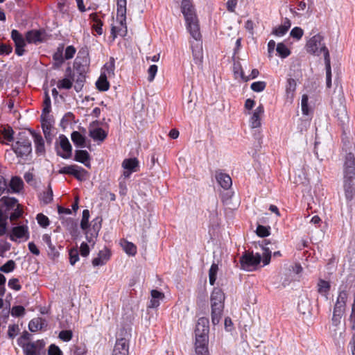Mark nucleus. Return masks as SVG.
I'll return each mask as SVG.
<instances>
[{"label":"nucleus","mask_w":355,"mask_h":355,"mask_svg":"<svg viewBox=\"0 0 355 355\" xmlns=\"http://www.w3.org/2000/svg\"><path fill=\"white\" fill-rule=\"evenodd\" d=\"M24 187V182L21 178L14 176L11 178L9 183H8L7 192L8 193H19Z\"/></svg>","instance_id":"13"},{"label":"nucleus","mask_w":355,"mask_h":355,"mask_svg":"<svg viewBox=\"0 0 355 355\" xmlns=\"http://www.w3.org/2000/svg\"><path fill=\"white\" fill-rule=\"evenodd\" d=\"M336 116L342 123H345L347 120V113L345 105H340L339 107L336 110Z\"/></svg>","instance_id":"33"},{"label":"nucleus","mask_w":355,"mask_h":355,"mask_svg":"<svg viewBox=\"0 0 355 355\" xmlns=\"http://www.w3.org/2000/svg\"><path fill=\"white\" fill-rule=\"evenodd\" d=\"M181 10L186 21L187 30L195 40V42H191L193 61L201 68L203 59L202 35L200 31L199 21L191 0H182Z\"/></svg>","instance_id":"1"},{"label":"nucleus","mask_w":355,"mask_h":355,"mask_svg":"<svg viewBox=\"0 0 355 355\" xmlns=\"http://www.w3.org/2000/svg\"><path fill=\"white\" fill-rule=\"evenodd\" d=\"M79 259L78 252L76 249H72L69 252V261L71 265H74Z\"/></svg>","instance_id":"56"},{"label":"nucleus","mask_w":355,"mask_h":355,"mask_svg":"<svg viewBox=\"0 0 355 355\" xmlns=\"http://www.w3.org/2000/svg\"><path fill=\"white\" fill-rule=\"evenodd\" d=\"M303 35L304 31L300 27L293 28L290 33V35L297 40H300Z\"/></svg>","instance_id":"48"},{"label":"nucleus","mask_w":355,"mask_h":355,"mask_svg":"<svg viewBox=\"0 0 355 355\" xmlns=\"http://www.w3.org/2000/svg\"><path fill=\"white\" fill-rule=\"evenodd\" d=\"M9 239L14 242H21L29 239V231L27 225H17L12 228Z\"/></svg>","instance_id":"8"},{"label":"nucleus","mask_w":355,"mask_h":355,"mask_svg":"<svg viewBox=\"0 0 355 355\" xmlns=\"http://www.w3.org/2000/svg\"><path fill=\"white\" fill-rule=\"evenodd\" d=\"M59 173L71 175L80 181L85 180L87 176V171L77 165L64 166L59 170Z\"/></svg>","instance_id":"9"},{"label":"nucleus","mask_w":355,"mask_h":355,"mask_svg":"<svg viewBox=\"0 0 355 355\" xmlns=\"http://www.w3.org/2000/svg\"><path fill=\"white\" fill-rule=\"evenodd\" d=\"M311 307V302L306 297L302 298L297 305V309L299 312L302 314H305L307 312H309Z\"/></svg>","instance_id":"31"},{"label":"nucleus","mask_w":355,"mask_h":355,"mask_svg":"<svg viewBox=\"0 0 355 355\" xmlns=\"http://www.w3.org/2000/svg\"><path fill=\"white\" fill-rule=\"evenodd\" d=\"M76 52V49L73 46H68L64 52V59L69 60L71 59Z\"/></svg>","instance_id":"55"},{"label":"nucleus","mask_w":355,"mask_h":355,"mask_svg":"<svg viewBox=\"0 0 355 355\" xmlns=\"http://www.w3.org/2000/svg\"><path fill=\"white\" fill-rule=\"evenodd\" d=\"M12 149L17 157H26L32 151L31 141L28 139L21 138L12 146Z\"/></svg>","instance_id":"7"},{"label":"nucleus","mask_w":355,"mask_h":355,"mask_svg":"<svg viewBox=\"0 0 355 355\" xmlns=\"http://www.w3.org/2000/svg\"><path fill=\"white\" fill-rule=\"evenodd\" d=\"M196 353L197 355H209L208 350L209 326L205 318H200L196 329Z\"/></svg>","instance_id":"3"},{"label":"nucleus","mask_w":355,"mask_h":355,"mask_svg":"<svg viewBox=\"0 0 355 355\" xmlns=\"http://www.w3.org/2000/svg\"><path fill=\"white\" fill-rule=\"evenodd\" d=\"M151 300L150 301L149 308H157L159 305V300L164 297L163 293L157 290H152L150 292Z\"/></svg>","instance_id":"25"},{"label":"nucleus","mask_w":355,"mask_h":355,"mask_svg":"<svg viewBox=\"0 0 355 355\" xmlns=\"http://www.w3.org/2000/svg\"><path fill=\"white\" fill-rule=\"evenodd\" d=\"M308 101H309L308 96L306 94L303 95L302 97L301 105H302V111L304 115H308L309 113V107H308Z\"/></svg>","instance_id":"52"},{"label":"nucleus","mask_w":355,"mask_h":355,"mask_svg":"<svg viewBox=\"0 0 355 355\" xmlns=\"http://www.w3.org/2000/svg\"><path fill=\"white\" fill-rule=\"evenodd\" d=\"M86 347L85 345H77L73 350L74 355H85L86 353Z\"/></svg>","instance_id":"63"},{"label":"nucleus","mask_w":355,"mask_h":355,"mask_svg":"<svg viewBox=\"0 0 355 355\" xmlns=\"http://www.w3.org/2000/svg\"><path fill=\"white\" fill-rule=\"evenodd\" d=\"M218 270V264L213 263L209 270V281L211 285H214L216 282Z\"/></svg>","instance_id":"37"},{"label":"nucleus","mask_w":355,"mask_h":355,"mask_svg":"<svg viewBox=\"0 0 355 355\" xmlns=\"http://www.w3.org/2000/svg\"><path fill=\"white\" fill-rule=\"evenodd\" d=\"M121 245L123 250L128 255L135 256L137 254V246L134 243L127 241H122Z\"/></svg>","instance_id":"27"},{"label":"nucleus","mask_w":355,"mask_h":355,"mask_svg":"<svg viewBox=\"0 0 355 355\" xmlns=\"http://www.w3.org/2000/svg\"><path fill=\"white\" fill-rule=\"evenodd\" d=\"M45 346V342L43 340H37L35 342H29L22 345L24 355H41L42 350Z\"/></svg>","instance_id":"10"},{"label":"nucleus","mask_w":355,"mask_h":355,"mask_svg":"<svg viewBox=\"0 0 355 355\" xmlns=\"http://www.w3.org/2000/svg\"><path fill=\"white\" fill-rule=\"evenodd\" d=\"M349 320L351 325V328L352 329H355V307H352V313L349 316Z\"/></svg>","instance_id":"64"},{"label":"nucleus","mask_w":355,"mask_h":355,"mask_svg":"<svg viewBox=\"0 0 355 355\" xmlns=\"http://www.w3.org/2000/svg\"><path fill=\"white\" fill-rule=\"evenodd\" d=\"M19 327L17 324L9 325L8 335L10 338H13L19 331Z\"/></svg>","instance_id":"58"},{"label":"nucleus","mask_w":355,"mask_h":355,"mask_svg":"<svg viewBox=\"0 0 355 355\" xmlns=\"http://www.w3.org/2000/svg\"><path fill=\"white\" fill-rule=\"evenodd\" d=\"M261 257L259 254L245 252L240 258L241 268L246 271H252L260 263Z\"/></svg>","instance_id":"6"},{"label":"nucleus","mask_w":355,"mask_h":355,"mask_svg":"<svg viewBox=\"0 0 355 355\" xmlns=\"http://www.w3.org/2000/svg\"><path fill=\"white\" fill-rule=\"evenodd\" d=\"M264 112L263 106L259 105L253 112L250 118V126L252 128H257L261 125V117Z\"/></svg>","instance_id":"15"},{"label":"nucleus","mask_w":355,"mask_h":355,"mask_svg":"<svg viewBox=\"0 0 355 355\" xmlns=\"http://www.w3.org/2000/svg\"><path fill=\"white\" fill-rule=\"evenodd\" d=\"M15 268V263L13 260H9L0 267V271L3 272H12Z\"/></svg>","instance_id":"43"},{"label":"nucleus","mask_w":355,"mask_h":355,"mask_svg":"<svg viewBox=\"0 0 355 355\" xmlns=\"http://www.w3.org/2000/svg\"><path fill=\"white\" fill-rule=\"evenodd\" d=\"M36 218L39 225L43 227H46L49 225L48 217L43 214H38Z\"/></svg>","instance_id":"50"},{"label":"nucleus","mask_w":355,"mask_h":355,"mask_svg":"<svg viewBox=\"0 0 355 355\" xmlns=\"http://www.w3.org/2000/svg\"><path fill=\"white\" fill-rule=\"evenodd\" d=\"M211 320L213 324L219 323L224 308L225 294L220 288H215L211 295Z\"/></svg>","instance_id":"5"},{"label":"nucleus","mask_w":355,"mask_h":355,"mask_svg":"<svg viewBox=\"0 0 355 355\" xmlns=\"http://www.w3.org/2000/svg\"><path fill=\"white\" fill-rule=\"evenodd\" d=\"M259 74L258 69H254L252 70L251 73L249 76H245L243 70L240 72V76L244 81L247 82L250 79L256 78Z\"/></svg>","instance_id":"49"},{"label":"nucleus","mask_w":355,"mask_h":355,"mask_svg":"<svg viewBox=\"0 0 355 355\" xmlns=\"http://www.w3.org/2000/svg\"><path fill=\"white\" fill-rule=\"evenodd\" d=\"M343 313L344 311L334 308L332 317V322L334 325L337 326L340 322Z\"/></svg>","instance_id":"42"},{"label":"nucleus","mask_w":355,"mask_h":355,"mask_svg":"<svg viewBox=\"0 0 355 355\" xmlns=\"http://www.w3.org/2000/svg\"><path fill=\"white\" fill-rule=\"evenodd\" d=\"M8 284L10 288L17 291L21 288V285L19 284V279L17 278L10 279Z\"/></svg>","instance_id":"57"},{"label":"nucleus","mask_w":355,"mask_h":355,"mask_svg":"<svg viewBox=\"0 0 355 355\" xmlns=\"http://www.w3.org/2000/svg\"><path fill=\"white\" fill-rule=\"evenodd\" d=\"M25 313V309L22 306H14L11 309V315L14 317H20Z\"/></svg>","instance_id":"46"},{"label":"nucleus","mask_w":355,"mask_h":355,"mask_svg":"<svg viewBox=\"0 0 355 355\" xmlns=\"http://www.w3.org/2000/svg\"><path fill=\"white\" fill-rule=\"evenodd\" d=\"M266 83L264 81H257L251 84L250 88L255 92H261L265 89Z\"/></svg>","instance_id":"41"},{"label":"nucleus","mask_w":355,"mask_h":355,"mask_svg":"<svg viewBox=\"0 0 355 355\" xmlns=\"http://www.w3.org/2000/svg\"><path fill=\"white\" fill-rule=\"evenodd\" d=\"M324 64L326 69V85L327 87L330 88L331 87V59L324 61Z\"/></svg>","instance_id":"38"},{"label":"nucleus","mask_w":355,"mask_h":355,"mask_svg":"<svg viewBox=\"0 0 355 355\" xmlns=\"http://www.w3.org/2000/svg\"><path fill=\"white\" fill-rule=\"evenodd\" d=\"M343 188L347 200L355 196V157L353 154L346 155L344 163Z\"/></svg>","instance_id":"2"},{"label":"nucleus","mask_w":355,"mask_h":355,"mask_svg":"<svg viewBox=\"0 0 355 355\" xmlns=\"http://www.w3.org/2000/svg\"><path fill=\"white\" fill-rule=\"evenodd\" d=\"M12 210L13 211L10 214V220L11 221H14L18 219L22 215L23 213L22 208L20 205L17 207L14 208Z\"/></svg>","instance_id":"45"},{"label":"nucleus","mask_w":355,"mask_h":355,"mask_svg":"<svg viewBox=\"0 0 355 355\" xmlns=\"http://www.w3.org/2000/svg\"><path fill=\"white\" fill-rule=\"evenodd\" d=\"M45 32L43 30H31L26 33V40L28 43L36 44L42 42L44 40Z\"/></svg>","instance_id":"14"},{"label":"nucleus","mask_w":355,"mask_h":355,"mask_svg":"<svg viewBox=\"0 0 355 355\" xmlns=\"http://www.w3.org/2000/svg\"><path fill=\"white\" fill-rule=\"evenodd\" d=\"M12 47L6 44H1L0 45V55H8L12 52Z\"/></svg>","instance_id":"61"},{"label":"nucleus","mask_w":355,"mask_h":355,"mask_svg":"<svg viewBox=\"0 0 355 355\" xmlns=\"http://www.w3.org/2000/svg\"><path fill=\"white\" fill-rule=\"evenodd\" d=\"M89 211L84 209L83 211L82 220L80 221V227L82 230H85L89 227Z\"/></svg>","instance_id":"39"},{"label":"nucleus","mask_w":355,"mask_h":355,"mask_svg":"<svg viewBox=\"0 0 355 355\" xmlns=\"http://www.w3.org/2000/svg\"><path fill=\"white\" fill-rule=\"evenodd\" d=\"M80 255L83 257H87L89 255V248L86 243L83 242L81 243L80 247Z\"/></svg>","instance_id":"60"},{"label":"nucleus","mask_w":355,"mask_h":355,"mask_svg":"<svg viewBox=\"0 0 355 355\" xmlns=\"http://www.w3.org/2000/svg\"><path fill=\"white\" fill-rule=\"evenodd\" d=\"M296 81L293 78H288L286 86V96L287 101L292 103L296 90Z\"/></svg>","instance_id":"19"},{"label":"nucleus","mask_w":355,"mask_h":355,"mask_svg":"<svg viewBox=\"0 0 355 355\" xmlns=\"http://www.w3.org/2000/svg\"><path fill=\"white\" fill-rule=\"evenodd\" d=\"M42 328V319L40 318H34L29 322L28 329L32 332H36Z\"/></svg>","instance_id":"35"},{"label":"nucleus","mask_w":355,"mask_h":355,"mask_svg":"<svg viewBox=\"0 0 355 355\" xmlns=\"http://www.w3.org/2000/svg\"><path fill=\"white\" fill-rule=\"evenodd\" d=\"M41 200L45 204H49L53 200V191L50 185H49L47 190L43 193Z\"/></svg>","instance_id":"40"},{"label":"nucleus","mask_w":355,"mask_h":355,"mask_svg":"<svg viewBox=\"0 0 355 355\" xmlns=\"http://www.w3.org/2000/svg\"><path fill=\"white\" fill-rule=\"evenodd\" d=\"M330 289V284L328 282L324 280H320L318 284V291L320 294L327 296Z\"/></svg>","instance_id":"32"},{"label":"nucleus","mask_w":355,"mask_h":355,"mask_svg":"<svg viewBox=\"0 0 355 355\" xmlns=\"http://www.w3.org/2000/svg\"><path fill=\"white\" fill-rule=\"evenodd\" d=\"M74 159L83 164L86 167L90 168L89 155L87 150H78L76 151Z\"/></svg>","instance_id":"20"},{"label":"nucleus","mask_w":355,"mask_h":355,"mask_svg":"<svg viewBox=\"0 0 355 355\" xmlns=\"http://www.w3.org/2000/svg\"><path fill=\"white\" fill-rule=\"evenodd\" d=\"M158 67L155 64L150 65L148 69V80L149 82H152L155 77V75L157 72Z\"/></svg>","instance_id":"51"},{"label":"nucleus","mask_w":355,"mask_h":355,"mask_svg":"<svg viewBox=\"0 0 355 355\" xmlns=\"http://www.w3.org/2000/svg\"><path fill=\"white\" fill-rule=\"evenodd\" d=\"M2 205H3L8 211L13 209L19 205L18 201L15 198H10L4 196L0 200Z\"/></svg>","instance_id":"26"},{"label":"nucleus","mask_w":355,"mask_h":355,"mask_svg":"<svg viewBox=\"0 0 355 355\" xmlns=\"http://www.w3.org/2000/svg\"><path fill=\"white\" fill-rule=\"evenodd\" d=\"M72 331L70 330H63L59 334V338L65 342L69 341L72 338Z\"/></svg>","instance_id":"53"},{"label":"nucleus","mask_w":355,"mask_h":355,"mask_svg":"<svg viewBox=\"0 0 355 355\" xmlns=\"http://www.w3.org/2000/svg\"><path fill=\"white\" fill-rule=\"evenodd\" d=\"M112 355H128V345L125 338L116 340Z\"/></svg>","instance_id":"16"},{"label":"nucleus","mask_w":355,"mask_h":355,"mask_svg":"<svg viewBox=\"0 0 355 355\" xmlns=\"http://www.w3.org/2000/svg\"><path fill=\"white\" fill-rule=\"evenodd\" d=\"M270 227L259 225L257 227V234L260 237H266L270 235Z\"/></svg>","instance_id":"44"},{"label":"nucleus","mask_w":355,"mask_h":355,"mask_svg":"<svg viewBox=\"0 0 355 355\" xmlns=\"http://www.w3.org/2000/svg\"><path fill=\"white\" fill-rule=\"evenodd\" d=\"M276 51L278 55L282 58H286L291 54V51L284 43H278Z\"/></svg>","instance_id":"34"},{"label":"nucleus","mask_w":355,"mask_h":355,"mask_svg":"<svg viewBox=\"0 0 355 355\" xmlns=\"http://www.w3.org/2000/svg\"><path fill=\"white\" fill-rule=\"evenodd\" d=\"M33 137L35 151L37 154H44L45 152L44 141L42 137L36 132H32Z\"/></svg>","instance_id":"23"},{"label":"nucleus","mask_w":355,"mask_h":355,"mask_svg":"<svg viewBox=\"0 0 355 355\" xmlns=\"http://www.w3.org/2000/svg\"><path fill=\"white\" fill-rule=\"evenodd\" d=\"M96 87L98 90L105 92L109 89L110 84L107 80L106 75L101 74L96 83Z\"/></svg>","instance_id":"30"},{"label":"nucleus","mask_w":355,"mask_h":355,"mask_svg":"<svg viewBox=\"0 0 355 355\" xmlns=\"http://www.w3.org/2000/svg\"><path fill=\"white\" fill-rule=\"evenodd\" d=\"M8 188V182H6L5 178L0 175V196L4 192L7 191Z\"/></svg>","instance_id":"62"},{"label":"nucleus","mask_w":355,"mask_h":355,"mask_svg":"<svg viewBox=\"0 0 355 355\" xmlns=\"http://www.w3.org/2000/svg\"><path fill=\"white\" fill-rule=\"evenodd\" d=\"M306 51L311 55L319 56L323 53L324 60H330L329 51L324 42V37L318 33L309 38L305 44Z\"/></svg>","instance_id":"4"},{"label":"nucleus","mask_w":355,"mask_h":355,"mask_svg":"<svg viewBox=\"0 0 355 355\" xmlns=\"http://www.w3.org/2000/svg\"><path fill=\"white\" fill-rule=\"evenodd\" d=\"M48 354L49 355H62V352L60 349L54 344L49 346Z\"/></svg>","instance_id":"59"},{"label":"nucleus","mask_w":355,"mask_h":355,"mask_svg":"<svg viewBox=\"0 0 355 355\" xmlns=\"http://www.w3.org/2000/svg\"><path fill=\"white\" fill-rule=\"evenodd\" d=\"M122 166L124 168L123 176L127 178L132 173L138 171L139 161L137 158L125 159L122 162Z\"/></svg>","instance_id":"11"},{"label":"nucleus","mask_w":355,"mask_h":355,"mask_svg":"<svg viewBox=\"0 0 355 355\" xmlns=\"http://www.w3.org/2000/svg\"><path fill=\"white\" fill-rule=\"evenodd\" d=\"M42 128L46 139L51 142L52 139L51 133L52 125L49 120L44 119L42 121Z\"/></svg>","instance_id":"28"},{"label":"nucleus","mask_w":355,"mask_h":355,"mask_svg":"<svg viewBox=\"0 0 355 355\" xmlns=\"http://www.w3.org/2000/svg\"><path fill=\"white\" fill-rule=\"evenodd\" d=\"M13 134L14 132L12 129L10 127L8 128H4L2 135L5 139H6L8 141H12L13 140Z\"/></svg>","instance_id":"54"},{"label":"nucleus","mask_w":355,"mask_h":355,"mask_svg":"<svg viewBox=\"0 0 355 355\" xmlns=\"http://www.w3.org/2000/svg\"><path fill=\"white\" fill-rule=\"evenodd\" d=\"M216 179L218 183L224 189H228L232 184V179L230 176L226 173H223L220 171L216 172Z\"/></svg>","instance_id":"17"},{"label":"nucleus","mask_w":355,"mask_h":355,"mask_svg":"<svg viewBox=\"0 0 355 355\" xmlns=\"http://www.w3.org/2000/svg\"><path fill=\"white\" fill-rule=\"evenodd\" d=\"M291 26V21L286 18L283 24H281L273 28L272 33L275 36L281 37L284 35Z\"/></svg>","instance_id":"21"},{"label":"nucleus","mask_w":355,"mask_h":355,"mask_svg":"<svg viewBox=\"0 0 355 355\" xmlns=\"http://www.w3.org/2000/svg\"><path fill=\"white\" fill-rule=\"evenodd\" d=\"M119 23V26H113L111 28V35L114 40L117 35L125 37L127 35L128 30L125 21H116Z\"/></svg>","instance_id":"18"},{"label":"nucleus","mask_w":355,"mask_h":355,"mask_svg":"<svg viewBox=\"0 0 355 355\" xmlns=\"http://www.w3.org/2000/svg\"><path fill=\"white\" fill-rule=\"evenodd\" d=\"M126 4V0H117L116 21H125Z\"/></svg>","instance_id":"22"},{"label":"nucleus","mask_w":355,"mask_h":355,"mask_svg":"<svg viewBox=\"0 0 355 355\" xmlns=\"http://www.w3.org/2000/svg\"><path fill=\"white\" fill-rule=\"evenodd\" d=\"M71 140L73 144L78 147H84L85 144V137L79 132L74 131L71 133Z\"/></svg>","instance_id":"29"},{"label":"nucleus","mask_w":355,"mask_h":355,"mask_svg":"<svg viewBox=\"0 0 355 355\" xmlns=\"http://www.w3.org/2000/svg\"><path fill=\"white\" fill-rule=\"evenodd\" d=\"M60 146L64 153H61L59 150L58 155L64 159L69 158L71 155V146L69 143V139L63 135L59 137Z\"/></svg>","instance_id":"12"},{"label":"nucleus","mask_w":355,"mask_h":355,"mask_svg":"<svg viewBox=\"0 0 355 355\" xmlns=\"http://www.w3.org/2000/svg\"><path fill=\"white\" fill-rule=\"evenodd\" d=\"M73 85V79L70 78H64L59 80L57 83V87L58 89H69L71 88Z\"/></svg>","instance_id":"36"},{"label":"nucleus","mask_w":355,"mask_h":355,"mask_svg":"<svg viewBox=\"0 0 355 355\" xmlns=\"http://www.w3.org/2000/svg\"><path fill=\"white\" fill-rule=\"evenodd\" d=\"M89 136L94 141H103L107 136V133L101 128H95L89 130Z\"/></svg>","instance_id":"24"},{"label":"nucleus","mask_w":355,"mask_h":355,"mask_svg":"<svg viewBox=\"0 0 355 355\" xmlns=\"http://www.w3.org/2000/svg\"><path fill=\"white\" fill-rule=\"evenodd\" d=\"M31 339V335L26 331H24L22 335L18 338L17 343L18 345L21 347L22 345H25L27 343H29V340Z\"/></svg>","instance_id":"47"}]
</instances>
